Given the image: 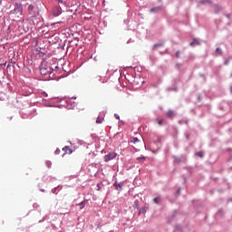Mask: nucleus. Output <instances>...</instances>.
Masks as SVG:
<instances>
[{
  "label": "nucleus",
  "instance_id": "1a4fd4ad",
  "mask_svg": "<svg viewBox=\"0 0 232 232\" xmlns=\"http://www.w3.org/2000/svg\"><path fill=\"white\" fill-rule=\"evenodd\" d=\"M14 12H23V7H21V5H16L14 8Z\"/></svg>",
  "mask_w": 232,
  "mask_h": 232
},
{
  "label": "nucleus",
  "instance_id": "9d476101",
  "mask_svg": "<svg viewBox=\"0 0 232 232\" xmlns=\"http://www.w3.org/2000/svg\"><path fill=\"white\" fill-rule=\"evenodd\" d=\"M78 206H80V209H84V207L86 206V201H82L80 204H78Z\"/></svg>",
  "mask_w": 232,
  "mask_h": 232
},
{
  "label": "nucleus",
  "instance_id": "412c9836",
  "mask_svg": "<svg viewBox=\"0 0 232 232\" xmlns=\"http://www.w3.org/2000/svg\"><path fill=\"white\" fill-rule=\"evenodd\" d=\"M115 119H117L118 121L121 120V116H119V114H114Z\"/></svg>",
  "mask_w": 232,
  "mask_h": 232
},
{
  "label": "nucleus",
  "instance_id": "f257e3e1",
  "mask_svg": "<svg viewBox=\"0 0 232 232\" xmlns=\"http://www.w3.org/2000/svg\"><path fill=\"white\" fill-rule=\"evenodd\" d=\"M53 70L49 65L48 63L44 62L40 66V72L42 75H52L53 73Z\"/></svg>",
  "mask_w": 232,
  "mask_h": 232
},
{
  "label": "nucleus",
  "instance_id": "0eeeda50",
  "mask_svg": "<svg viewBox=\"0 0 232 232\" xmlns=\"http://www.w3.org/2000/svg\"><path fill=\"white\" fill-rule=\"evenodd\" d=\"M200 44V42H198V40L194 39L191 43H190V46H197Z\"/></svg>",
  "mask_w": 232,
  "mask_h": 232
},
{
  "label": "nucleus",
  "instance_id": "6e6552de",
  "mask_svg": "<svg viewBox=\"0 0 232 232\" xmlns=\"http://www.w3.org/2000/svg\"><path fill=\"white\" fill-rule=\"evenodd\" d=\"M113 186L115 189H122V185H121V183L115 182Z\"/></svg>",
  "mask_w": 232,
  "mask_h": 232
},
{
  "label": "nucleus",
  "instance_id": "f8f14e48",
  "mask_svg": "<svg viewBox=\"0 0 232 232\" xmlns=\"http://www.w3.org/2000/svg\"><path fill=\"white\" fill-rule=\"evenodd\" d=\"M137 160H139V162H144V160H146V157H144V156L139 157V158H137Z\"/></svg>",
  "mask_w": 232,
  "mask_h": 232
},
{
  "label": "nucleus",
  "instance_id": "ddd939ff",
  "mask_svg": "<svg viewBox=\"0 0 232 232\" xmlns=\"http://www.w3.org/2000/svg\"><path fill=\"white\" fill-rule=\"evenodd\" d=\"M155 204H160V197L155 198L154 199Z\"/></svg>",
  "mask_w": 232,
  "mask_h": 232
},
{
  "label": "nucleus",
  "instance_id": "5701e85b",
  "mask_svg": "<svg viewBox=\"0 0 232 232\" xmlns=\"http://www.w3.org/2000/svg\"><path fill=\"white\" fill-rule=\"evenodd\" d=\"M230 93H232V86L230 87Z\"/></svg>",
  "mask_w": 232,
  "mask_h": 232
},
{
  "label": "nucleus",
  "instance_id": "20e7f679",
  "mask_svg": "<svg viewBox=\"0 0 232 232\" xmlns=\"http://www.w3.org/2000/svg\"><path fill=\"white\" fill-rule=\"evenodd\" d=\"M62 10L60 9V7H54L53 10V15L57 16V15H61L62 14Z\"/></svg>",
  "mask_w": 232,
  "mask_h": 232
},
{
  "label": "nucleus",
  "instance_id": "6ab92c4d",
  "mask_svg": "<svg viewBox=\"0 0 232 232\" xmlns=\"http://www.w3.org/2000/svg\"><path fill=\"white\" fill-rule=\"evenodd\" d=\"M216 53L220 54V53H222V50L220 48H217Z\"/></svg>",
  "mask_w": 232,
  "mask_h": 232
},
{
  "label": "nucleus",
  "instance_id": "4468645a",
  "mask_svg": "<svg viewBox=\"0 0 232 232\" xmlns=\"http://www.w3.org/2000/svg\"><path fill=\"white\" fill-rule=\"evenodd\" d=\"M160 10V7H155V8L150 9V12L153 14L155 12H159Z\"/></svg>",
  "mask_w": 232,
  "mask_h": 232
},
{
  "label": "nucleus",
  "instance_id": "39448f33",
  "mask_svg": "<svg viewBox=\"0 0 232 232\" xmlns=\"http://www.w3.org/2000/svg\"><path fill=\"white\" fill-rule=\"evenodd\" d=\"M166 115L169 119H173L175 117V112H173V111H169L166 112Z\"/></svg>",
  "mask_w": 232,
  "mask_h": 232
},
{
  "label": "nucleus",
  "instance_id": "aec40b11",
  "mask_svg": "<svg viewBox=\"0 0 232 232\" xmlns=\"http://www.w3.org/2000/svg\"><path fill=\"white\" fill-rule=\"evenodd\" d=\"M101 186H102V184H101V183L97 184L98 191H101Z\"/></svg>",
  "mask_w": 232,
  "mask_h": 232
},
{
  "label": "nucleus",
  "instance_id": "2eb2a0df",
  "mask_svg": "<svg viewBox=\"0 0 232 232\" xmlns=\"http://www.w3.org/2000/svg\"><path fill=\"white\" fill-rule=\"evenodd\" d=\"M130 142L135 144V143L139 142V139L138 138H131Z\"/></svg>",
  "mask_w": 232,
  "mask_h": 232
},
{
  "label": "nucleus",
  "instance_id": "dca6fc26",
  "mask_svg": "<svg viewBox=\"0 0 232 232\" xmlns=\"http://www.w3.org/2000/svg\"><path fill=\"white\" fill-rule=\"evenodd\" d=\"M196 155H198V157H200V159H202V157H204V152L198 151V152H197Z\"/></svg>",
  "mask_w": 232,
  "mask_h": 232
},
{
  "label": "nucleus",
  "instance_id": "f3484780",
  "mask_svg": "<svg viewBox=\"0 0 232 232\" xmlns=\"http://www.w3.org/2000/svg\"><path fill=\"white\" fill-rule=\"evenodd\" d=\"M157 121L160 126H162V124L164 123V120L158 119Z\"/></svg>",
  "mask_w": 232,
  "mask_h": 232
},
{
  "label": "nucleus",
  "instance_id": "9b49d317",
  "mask_svg": "<svg viewBox=\"0 0 232 232\" xmlns=\"http://www.w3.org/2000/svg\"><path fill=\"white\" fill-rule=\"evenodd\" d=\"M102 121H104L103 118L98 117L96 120V124H102Z\"/></svg>",
  "mask_w": 232,
  "mask_h": 232
},
{
  "label": "nucleus",
  "instance_id": "393cba45",
  "mask_svg": "<svg viewBox=\"0 0 232 232\" xmlns=\"http://www.w3.org/2000/svg\"><path fill=\"white\" fill-rule=\"evenodd\" d=\"M134 206H137V201L134 203Z\"/></svg>",
  "mask_w": 232,
  "mask_h": 232
},
{
  "label": "nucleus",
  "instance_id": "b1692460",
  "mask_svg": "<svg viewBox=\"0 0 232 232\" xmlns=\"http://www.w3.org/2000/svg\"><path fill=\"white\" fill-rule=\"evenodd\" d=\"M140 213H142V210H140L139 215H140Z\"/></svg>",
  "mask_w": 232,
  "mask_h": 232
},
{
  "label": "nucleus",
  "instance_id": "a211bd4d",
  "mask_svg": "<svg viewBox=\"0 0 232 232\" xmlns=\"http://www.w3.org/2000/svg\"><path fill=\"white\" fill-rule=\"evenodd\" d=\"M174 161L176 162V164L180 163V158H175Z\"/></svg>",
  "mask_w": 232,
  "mask_h": 232
},
{
  "label": "nucleus",
  "instance_id": "4be33fe9",
  "mask_svg": "<svg viewBox=\"0 0 232 232\" xmlns=\"http://www.w3.org/2000/svg\"><path fill=\"white\" fill-rule=\"evenodd\" d=\"M176 56H177V57H180V52L178 51V52L176 53Z\"/></svg>",
  "mask_w": 232,
  "mask_h": 232
},
{
  "label": "nucleus",
  "instance_id": "423d86ee",
  "mask_svg": "<svg viewBox=\"0 0 232 232\" xmlns=\"http://www.w3.org/2000/svg\"><path fill=\"white\" fill-rule=\"evenodd\" d=\"M63 151H65V153H67L68 155H72V153H73V150L70 148V147H64Z\"/></svg>",
  "mask_w": 232,
  "mask_h": 232
},
{
  "label": "nucleus",
  "instance_id": "f03ea898",
  "mask_svg": "<svg viewBox=\"0 0 232 232\" xmlns=\"http://www.w3.org/2000/svg\"><path fill=\"white\" fill-rule=\"evenodd\" d=\"M28 14L31 17H37L39 15L41 10L39 9V6L30 5L27 8Z\"/></svg>",
  "mask_w": 232,
  "mask_h": 232
},
{
  "label": "nucleus",
  "instance_id": "7ed1b4c3",
  "mask_svg": "<svg viewBox=\"0 0 232 232\" xmlns=\"http://www.w3.org/2000/svg\"><path fill=\"white\" fill-rule=\"evenodd\" d=\"M117 158L116 152H110L104 156V161L110 162V160H113V159Z\"/></svg>",
  "mask_w": 232,
  "mask_h": 232
}]
</instances>
